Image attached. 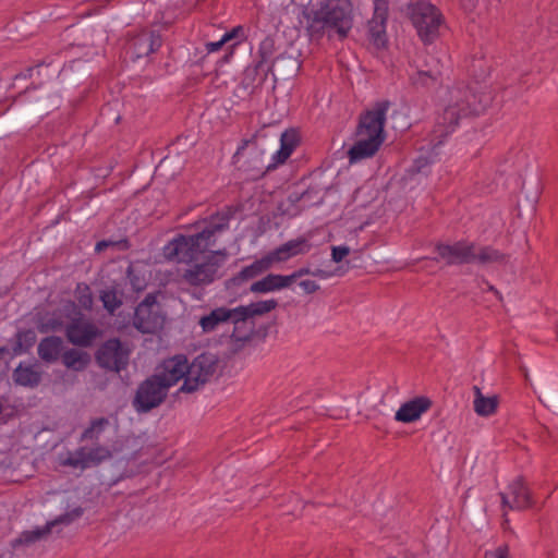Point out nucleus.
<instances>
[{
  "label": "nucleus",
  "mask_w": 558,
  "mask_h": 558,
  "mask_svg": "<svg viewBox=\"0 0 558 558\" xmlns=\"http://www.w3.org/2000/svg\"><path fill=\"white\" fill-rule=\"evenodd\" d=\"M499 495H500L501 505L504 508H509L511 510H515L514 508L511 507L512 500L509 499L507 494L500 493Z\"/></svg>",
  "instance_id": "864d4df0"
},
{
  "label": "nucleus",
  "mask_w": 558,
  "mask_h": 558,
  "mask_svg": "<svg viewBox=\"0 0 558 558\" xmlns=\"http://www.w3.org/2000/svg\"><path fill=\"white\" fill-rule=\"evenodd\" d=\"M61 360L66 368L82 372L89 365L90 355L85 351L68 349L62 353Z\"/></svg>",
  "instance_id": "c756f323"
},
{
  "label": "nucleus",
  "mask_w": 558,
  "mask_h": 558,
  "mask_svg": "<svg viewBox=\"0 0 558 558\" xmlns=\"http://www.w3.org/2000/svg\"><path fill=\"white\" fill-rule=\"evenodd\" d=\"M219 359L216 354L205 352L189 363L190 377H186L178 392L193 393L204 386L216 373Z\"/></svg>",
  "instance_id": "39448f33"
},
{
  "label": "nucleus",
  "mask_w": 558,
  "mask_h": 558,
  "mask_svg": "<svg viewBox=\"0 0 558 558\" xmlns=\"http://www.w3.org/2000/svg\"><path fill=\"white\" fill-rule=\"evenodd\" d=\"M331 275H332L331 272L323 270V269H319V268L313 270V276L314 277L328 278Z\"/></svg>",
  "instance_id": "5fc2aeb1"
},
{
  "label": "nucleus",
  "mask_w": 558,
  "mask_h": 558,
  "mask_svg": "<svg viewBox=\"0 0 558 558\" xmlns=\"http://www.w3.org/2000/svg\"><path fill=\"white\" fill-rule=\"evenodd\" d=\"M383 142L377 141L376 137L369 138L356 136L355 143L348 151L350 163H355L363 159L373 157Z\"/></svg>",
  "instance_id": "aec40b11"
},
{
  "label": "nucleus",
  "mask_w": 558,
  "mask_h": 558,
  "mask_svg": "<svg viewBox=\"0 0 558 558\" xmlns=\"http://www.w3.org/2000/svg\"><path fill=\"white\" fill-rule=\"evenodd\" d=\"M475 244L458 241L453 244L438 243L435 247L438 256L433 260H445L446 265H463L474 263Z\"/></svg>",
  "instance_id": "9b49d317"
},
{
  "label": "nucleus",
  "mask_w": 558,
  "mask_h": 558,
  "mask_svg": "<svg viewBox=\"0 0 558 558\" xmlns=\"http://www.w3.org/2000/svg\"><path fill=\"white\" fill-rule=\"evenodd\" d=\"M126 276L130 281L132 289L135 292L143 291L146 288L145 278L136 274L134 267L130 265L126 269Z\"/></svg>",
  "instance_id": "ea45409f"
},
{
  "label": "nucleus",
  "mask_w": 558,
  "mask_h": 558,
  "mask_svg": "<svg viewBox=\"0 0 558 558\" xmlns=\"http://www.w3.org/2000/svg\"><path fill=\"white\" fill-rule=\"evenodd\" d=\"M130 354L131 350L119 338H111L97 349L95 361L102 369L120 373L128 367Z\"/></svg>",
  "instance_id": "423d86ee"
},
{
  "label": "nucleus",
  "mask_w": 558,
  "mask_h": 558,
  "mask_svg": "<svg viewBox=\"0 0 558 558\" xmlns=\"http://www.w3.org/2000/svg\"><path fill=\"white\" fill-rule=\"evenodd\" d=\"M389 100H381L374 105V107L360 116L359 124L356 126L355 136H364L383 142L385 141V122L386 114L390 108Z\"/></svg>",
  "instance_id": "6e6552de"
},
{
  "label": "nucleus",
  "mask_w": 558,
  "mask_h": 558,
  "mask_svg": "<svg viewBox=\"0 0 558 558\" xmlns=\"http://www.w3.org/2000/svg\"><path fill=\"white\" fill-rule=\"evenodd\" d=\"M488 290L493 291L501 300V295H500L499 291L496 290L493 286L488 284Z\"/></svg>",
  "instance_id": "13d9d810"
},
{
  "label": "nucleus",
  "mask_w": 558,
  "mask_h": 558,
  "mask_svg": "<svg viewBox=\"0 0 558 558\" xmlns=\"http://www.w3.org/2000/svg\"><path fill=\"white\" fill-rule=\"evenodd\" d=\"M161 46V37L155 32H142L130 39L126 47V57L136 61L158 50Z\"/></svg>",
  "instance_id": "4468645a"
},
{
  "label": "nucleus",
  "mask_w": 558,
  "mask_h": 558,
  "mask_svg": "<svg viewBox=\"0 0 558 558\" xmlns=\"http://www.w3.org/2000/svg\"><path fill=\"white\" fill-rule=\"evenodd\" d=\"M233 214L231 207H226L202 222H197L198 231L196 233L179 234L165 246L163 253L168 259L178 263H193L182 275L186 283L199 287L209 284L219 278L218 271L228 257L226 248L210 251L202 263H198V259L216 244L217 238L229 228Z\"/></svg>",
  "instance_id": "f257e3e1"
},
{
  "label": "nucleus",
  "mask_w": 558,
  "mask_h": 558,
  "mask_svg": "<svg viewBox=\"0 0 558 558\" xmlns=\"http://www.w3.org/2000/svg\"><path fill=\"white\" fill-rule=\"evenodd\" d=\"M156 376L162 379L168 388L175 385L180 379L190 377L189 360L184 354H177L166 359L159 367H157Z\"/></svg>",
  "instance_id": "f8f14e48"
},
{
  "label": "nucleus",
  "mask_w": 558,
  "mask_h": 558,
  "mask_svg": "<svg viewBox=\"0 0 558 558\" xmlns=\"http://www.w3.org/2000/svg\"><path fill=\"white\" fill-rule=\"evenodd\" d=\"M111 456V451L105 446L81 447L66 458L64 465L84 470L100 464L102 461L110 459Z\"/></svg>",
  "instance_id": "ddd939ff"
},
{
  "label": "nucleus",
  "mask_w": 558,
  "mask_h": 558,
  "mask_svg": "<svg viewBox=\"0 0 558 558\" xmlns=\"http://www.w3.org/2000/svg\"><path fill=\"white\" fill-rule=\"evenodd\" d=\"M509 492L512 496L511 507L515 510H523L532 506L530 493L522 477H518L509 485Z\"/></svg>",
  "instance_id": "c85d7f7f"
},
{
  "label": "nucleus",
  "mask_w": 558,
  "mask_h": 558,
  "mask_svg": "<svg viewBox=\"0 0 558 558\" xmlns=\"http://www.w3.org/2000/svg\"><path fill=\"white\" fill-rule=\"evenodd\" d=\"M409 15L420 38L425 44L434 43L444 23L440 11L429 2L417 1L409 7Z\"/></svg>",
  "instance_id": "20e7f679"
},
{
  "label": "nucleus",
  "mask_w": 558,
  "mask_h": 558,
  "mask_svg": "<svg viewBox=\"0 0 558 558\" xmlns=\"http://www.w3.org/2000/svg\"><path fill=\"white\" fill-rule=\"evenodd\" d=\"M298 144V133L294 130L284 131L280 136V149L274 155L275 163L280 165L286 162Z\"/></svg>",
  "instance_id": "cd10ccee"
},
{
  "label": "nucleus",
  "mask_w": 558,
  "mask_h": 558,
  "mask_svg": "<svg viewBox=\"0 0 558 558\" xmlns=\"http://www.w3.org/2000/svg\"><path fill=\"white\" fill-rule=\"evenodd\" d=\"M350 254V247L347 245L332 246L331 247V259L335 263H340Z\"/></svg>",
  "instance_id": "37998d69"
},
{
  "label": "nucleus",
  "mask_w": 558,
  "mask_h": 558,
  "mask_svg": "<svg viewBox=\"0 0 558 558\" xmlns=\"http://www.w3.org/2000/svg\"><path fill=\"white\" fill-rule=\"evenodd\" d=\"M231 54H232V52L225 54L223 60L227 61Z\"/></svg>",
  "instance_id": "bf43d9fd"
},
{
  "label": "nucleus",
  "mask_w": 558,
  "mask_h": 558,
  "mask_svg": "<svg viewBox=\"0 0 558 558\" xmlns=\"http://www.w3.org/2000/svg\"><path fill=\"white\" fill-rule=\"evenodd\" d=\"M326 190V187L319 184H311L305 191L301 193H290L288 196V202L292 206H296L299 203H301V205L294 211V214H296L304 208L320 205L324 202Z\"/></svg>",
  "instance_id": "f3484780"
},
{
  "label": "nucleus",
  "mask_w": 558,
  "mask_h": 558,
  "mask_svg": "<svg viewBox=\"0 0 558 558\" xmlns=\"http://www.w3.org/2000/svg\"><path fill=\"white\" fill-rule=\"evenodd\" d=\"M388 17V0H374V14L368 22V33L376 46L386 43V22Z\"/></svg>",
  "instance_id": "2eb2a0df"
},
{
  "label": "nucleus",
  "mask_w": 558,
  "mask_h": 558,
  "mask_svg": "<svg viewBox=\"0 0 558 558\" xmlns=\"http://www.w3.org/2000/svg\"><path fill=\"white\" fill-rule=\"evenodd\" d=\"M101 330L89 319L80 314L65 327V337L70 343L81 348H89L101 337Z\"/></svg>",
  "instance_id": "9d476101"
},
{
  "label": "nucleus",
  "mask_w": 558,
  "mask_h": 558,
  "mask_svg": "<svg viewBox=\"0 0 558 558\" xmlns=\"http://www.w3.org/2000/svg\"><path fill=\"white\" fill-rule=\"evenodd\" d=\"M63 327V322L60 318L50 317L46 322L38 325V330L43 333L49 331H57Z\"/></svg>",
  "instance_id": "79ce46f5"
},
{
  "label": "nucleus",
  "mask_w": 558,
  "mask_h": 558,
  "mask_svg": "<svg viewBox=\"0 0 558 558\" xmlns=\"http://www.w3.org/2000/svg\"><path fill=\"white\" fill-rule=\"evenodd\" d=\"M432 400L420 396L404 402L395 414V420L401 423H412L422 416L423 413L432 408Z\"/></svg>",
  "instance_id": "dca6fc26"
},
{
  "label": "nucleus",
  "mask_w": 558,
  "mask_h": 558,
  "mask_svg": "<svg viewBox=\"0 0 558 558\" xmlns=\"http://www.w3.org/2000/svg\"><path fill=\"white\" fill-rule=\"evenodd\" d=\"M63 340L58 336L43 338L38 344V356L46 363L57 362L63 353Z\"/></svg>",
  "instance_id": "412c9836"
},
{
  "label": "nucleus",
  "mask_w": 558,
  "mask_h": 558,
  "mask_svg": "<svg viewBox=\"0 0 558 558\" xmlns=\"http://www.w3.org/2000/svg\"><path fill=\"white\" fill-rule=\"evenodd\" d=\"M83 512H84L83 508L76 507L73 510H71L70 512H66L65 514H63L59 519H57L56 520L57 524L58 523L69 524L72 521H74L75 519H78L83 514Z\"/></svg>",
  "instance_id": "c03bdc74"
},
{
  "label": "nucleus",
  "mask_w": 558,
  "mask_h": 558,
  "mask_svg": "<svg viewBox=\"0 0 558 558\" xmlns=\"http://www.w3.org/2000/svg\"><path fill=\"white\" fill-rule=\"evenodd\" d=\"M131 244L128 238H120V239H105L99 242H97L95 246V251L97 253L104 252L107 248H112L118 252H124L130 248Z\"/></svg>",
  "instance_id": "e433bc0d"
},
{
  "label": "nucleus",
  "mask_w": 558,
  "mask_h": 558,
  "mask_svg": "<svg viewBox=\"0 0 558 558\" xmlns=\"http://www.w3.org/2000/svg\"><path fill=\"white\" fill-rule=\"evenodd\" d=\"M4 354H10V355H11V349H10V347H9V345L0 347V359H1Z\"/></svg>",
  "instance_id": "4d7b16f0"
},
{
  "label": "nucleus",
  "mask_w": 558,
  "mask_h": 558,
  "mask_svg": "<svg viewBox=\"0 0 558 558\" xmlns=\"http://www.w3.org/2000/svg\"><path fill=\"white\" fill-rule=\"evenodd\" d=\"M509 256L499 252L498 250L492 246H483L477 250L474 248V263H478L481 265H489V264H506L508 262Z\"/></svg>",
  "instance_id": "7c9ffc66"
},
{
  "label": "nucleus",
  "mask_w": 558,
  "mask_h": 558,
  "mask_svg": "<svg viewBox=\"0 0 558 558\" xmlns=\"http://www.w3.org/2000/svg\"><path fill=\"white\" fill-rule=\"evenodd\" d=\"M299 286L304 290L305 293L312 294L319 290V284L314 280H302Z\"/></svg>",
  "instance_id": "a18cd8bd"
},
{
  "label": "nucleus",
  "mask_w": 558,
  "mask_h": 558,
  "mask_svg": "<svg viewBox=\"0 0 558 558\" xmlns=\"http://www.w3.org/2000/svg\"><path fill=\"white\" fill-rule=\"evenodd\" d=\"M17 338V342L21 343V347L24 353H27L36 343L37 335L34 329H19L15 332Z\"/></svg>",
  "instance_id": "58836bf2"
},
{
  "label": "nucleus",
  "mask_w": 558,
  "mask_h": 558,
  "mask_svg": "<svg viewBox=\"0 0 558 558\" xmlns=\"http://www.w3.org/2000/svg\"><path fill=\"white\" fill-rule=\"evenodd\" d=\"M274 53H275V41L270 37H266L258 47V59L257 62H260L262 64H271V68L275 64L274 61Z\"/></svg>",
  "instance_id": "c9c22d12"
},
{
  "label": "nucleus",
  "mask_w": 558,
  "mask_h": 558,
  "mask_svg": "<svg viewBox=\"0 0 558 558\" xmlns=\"http://www.w3.org/2000/svg\"><path fill=\"white\" fill-rule=\"evenodd\" d=\"M492 102L489 93H475L466 86H457L450 90V99L445 108L439 123L444 125L445 133L454 130L459 120L471 116H478L486 110Z\"/></svg>",
  "instance_id": "f03ea898"
},
{
  "label": "nucleus",
  "mask_w": 558,
  "mask_h": 558,
  "mask_svg": "<svg viewBox=\"0 0 558 558\" xmlns=\"http://www.w3.org/2000/svg\"><path fill=\"white\" fill-rule=\"evenodd\" d=\"M278 306V302L275 299L253 302L248 305H240L235 307L238 322L248 320L255 316H263Z\"/></svg>",
  "instance_id": "b1692460"
},
{
  "label": "nucleus",
  "mask_w": 558,
  "mask_h": 558,
  "mask_svg": "<svg viewBox=\"0 0 558 558\" xmlns=\"http://www.w3.org/2000/svg\"><path fill=\"white\" fill-rule=\"evenodd\" d=\"M239 35H243V28L241 26L234 27L231 32L226 33L222 37L226 40V43L238 38Z\"/></svg>",
  "instance_id": "8fccbe9b"
},
{
  "label": "nucleus",
  "mask_w": 558,
  "mask_h": 558,
  "mask_svg": "<svg viewBox=\"0 0 558 558\" xmlns=\"http://www.w3.org/2000/svg\"><path fill=\"white\" fill-rule=\"evenodd\" d=\"M498 402L497 396L478 398L473 402L474 411L480 416H489L496 412Z\"/></svg>",
  "instance_id": "f704fd0d"
},
{
  "label": "nucleus",
  "mask_w": 558,
  "mask_h": 558,
  "mask_svg": "<svg viewBox=\"0 0 558 558\" xmlns=\"http://www.w3.org/2000/svg\"><path fill=\"white\" fill-rule=\"evenodd\" d=\"M226 44L223 37L218 41H210L206 44V49L208 52H215L221 49V47Z\"/></svg>",
  "instance_id": "603ef678"
},
{
  "label": "nucleus",
  "mask_w": 558,
  "mask_h": 558,
  "mask_svg": "<svg viewBox=\"0 0 558 558\" xmlns=\"http://www.w3.org/2000/svg\"><path fill=\"white\" fill-rule=\"evenodd\" d=\"M311 247L312 245L308 240L306 238L300 236L281 244L271 251L268 256L271 263L286 262L291 257L306 254Z\"/></svg>",
  "instance_id": "a211bd4d"
},
{
  "label": "nucleus",
  "mask_w": 558,
  "mask_h": 558,
  "mask_svg": "<svg viewBox=\"0 0 558 558\" xmlns=\"http://www.w3.org/2000/svg\"><path fill=\"white\" fill-rule=\"evenodd\" d=\"M473 391H474V400H477L478 398H483L485 397L483 393H482V390L480 387L477 386H474L473 387Z\"/></svg>",
  "instance_id": "6e6d98bb"
},
{
  "label": "nucleus",
  "mask_w": 558,
  "mask_h": 558,
  "mask_svg": "<svg viewBox=\"0 0 558 558\" xmlns=\"http://www.w3.org/2000/svg\"><path fill=\"white\" fill-rule=\"evenodd\" d=\"M292 284L290 276L269 274L262 280L251 284L250 291L253 293H267L271 291L289 288Z\"/></svg>",
  "instance_id": "4be33fe9"
},
{
  "label": "nucleus",
  "mask_w": 558,
  "mask_h": 558,
  "mask_svg": "<svg viewBox=\"0 0 558 558\" xmlns=\"http://www.w3.org/2000/svg\"><path fill=\"white\" fill-rule=\"evenodd\" d=\"M8 345L11 349V356H19V355L25 354L23 349H22V347H21V343L17 342V338H16L15 335H14L13 338H11L8 341Z\"/></svg>",
  "instance_id": "49530a36"
},
{
  "label": "nucleus",
  "mask_w": 558,
  "mask_h": 558,
  "mask_svg": "<svg viewBox=\"0 0 558 558\" xmlns=\"http://www.w3.org/2000/svg\"><path fill=\"white\" fill-rule=\"evenodd\" d=\"M269 72H272L271 64H262L256 61L244 70L242 85L245 88L262 85Z\"/></svg>",
  "instance_id": "bb28decb"
},
{
  "label": "nucleus",
  "mask_w": 558,
  "mask_h": 558,
  "mask_svg": "<svg viewBox=\"0 0 558 558\" xmlns=\"http://www.w3.org/2000/svg\"><path fill=\"white\" fill-rule=\"evenodd\" d=\"M306 16L308 28L314 33L333 28L343 38L352 28V5L349 0H327L318 9H311Z\"/></svg>",
  "instance_id": "7ed1b4c3"
},
{
  "label": "nucleus",
  "mask_w": 558,
  "mask_h": 558,
  "mask_svg": "<svg viewBox=\"0 0 558 558\" xmlns=\"http://www.w3.org/2000/svg\"><path fill=\"white\" fill-rule=\"evenodd\" d=\"M99 298L105 310L110 314H113L123 303V292L116 286L101 290Z\"/></svg>",
  "instance_id": "2f4dec72"
},
{
  "label": "nucleus",
  "mask_w": 558,
  "mask_h": 558,
  "mask_svg": "<svg viewBox=\"0 0 558 558\" xmlns=\"http://www.w3.org/2000/svg\"><path fill=\"white\" fill-rule=\"evenodd\" d=\"M54 525H57V521L48 522L46 525L35 527L31 531H23L19 537L11 542V545L14 549L20 546H29L40 539L46 538L51 533V530Z\"/></svg>",
  "instance_id": "a878e982"
},
{
  "label": "nucleus",
  "mask_w": 558,
  "mask_h": 558,
  "mask_svg": "<svg viewBox=\"0 0 558 558\" xmlns=\"http://www.w3.org/2000/svg\"><path fill=\"white\" fill-rule=\"evenodd\" d=\"M229 324L233 325L232 332L229 336L231 341L244 343L252 339L254 333L253 323L248 326V320H240L235 323L234 319H230Z\"/></svg>",
  "instance_id": "473e14b6"
},
{
  "label": "nucleus",
  "mask_w": 558,
  "mask_h": 558,
  "mask_svg": "<svg viewBox=\"0 0 558 558\" xmlns=\"http://www.w3.org/2000/svg\"><path fill=\"white\" fill-rule=\"evenodd\" d=\"M440 75L438 69L420 70L413 77V83L421 86H429L434 84Z\"/></svg>",
  "instance_id": "4c0bfd02"
},
{
  "label": "nucleus",
  "mask_w": 558,
  "mask_h": 558,
  "mask_svg": "<svg viewBox=\"0 0 558 558\" xmlns=\"http://www.w3.org/2000/svg\"><path fill=\"white\" fill-rule=\"evenodd\" d=\"M492 558H509V548L508 546H499L492 554Z\"/></svg>",
  "instance_id": "09e8293b"
},
{
  "label": "nucleus",
  "mask_w": 558,
  "mask_h": 558,
  "mask_svg": "<svg viewBox=\"0 0 558 558\" xmlns=\"http://www.w3.org/2000/svg\"><path fill=\"white\" fill-rule=\"evenodd\" d=\"M165 317L154 294H147L136 306L133 326L142 333H155L162 328Z\"/></svg>",
  "instance_id": "1a4fd4ad"
},
{
  "label": "nucleus",
  "mask_w": 558,
  "mask_h": 558,
  "mask_svg": "<svg viewBox=\"0 0 558 558\" xmlns=\"http://www.w3.org/2000/svg\"><path fill=\"white\" fill-rule=\"evenodd\" d=\"M110 422L107 417H97L92 420L89 426L82 433L81 441H98L100 435L105 432Z\"/></svg>",
  "instance_id": "72a5a7b5"
},
{
  "label": "nucleus",
  "mask_w": 558,
  "mask_h": 558,
  "mask_svg": "<svg viewBox=\"0 0 558 558\" xmlns=\"http://www.w3.org/2000/svg\"><path fill=\"white\" fill-rule=\"evenodd\" d=\"M272 265L268 255L255 260L251 265L244 267L236 276L228 280L229 286H240L242 282L253 279L270 268Z\"/></svg>",
  "instance_id": "5701e85b"
},
{
  "label": "nucleus",
  "mask_w": 558,
  "mask_h": 558,
  "mask_svg": "<svg viewBox=\"0 0 558 558\" xmlns=\"http://www.w3.org/2000/svg\"><path fill=\"white\" fill-rule=\"evenodd\" d=\"M307 275H311L313 276V269H311L310 267H301L299 268L298 270L293 271L290 276L291 280H292V283L295 282L298 279L304 277V276H307Z\"/></svg>",
  "instance_id": "de8ad7c7"
},
{
  "label": "nucleus",
  "mask_w": 558,
  "mask_h": 558,
  "mask_svg": "<svg viewBox=\"0 0 558 558\" xmlns=\"http://www.w3.org/2000/svg\"><path fill=\"white\" fill-rule=\"evenodd\" d=\"M168 387L155 374L142 381L133 399V408L138 413H147L159 407L166 399Z\"/></svg>",
  "instance_id": "0eeeda50"
},
{
  "label": "nucleus",
  "mask_w": 558,
  "mask_h": 558,
  "mask_svg": "<svg viewBox=\"0 0 558 558\" xmlns=\"http://www.w3.org/2000/svg\"><path fill=\"white\" fill-rule=\"evenodd\" d=\"M33 71H34V69H33V68L27 69V72H28V74H29V75H32V72H33Z\"/></svg>",
  "instance_id": "052dcab7"
},
{
  "label": "nucleus",
  "mask_w": 558,
  "mask_h": 558,
  "mask_svg": "<svg viewBox=\"0 0 558 558\" xmlns=\"http://www.w3.org/2000/svg\"><path fill=\"white\" fill-rule=\"evenodd\" d=\"M250 144H251V141H244L242 143V145L238 147V149L233 156L234 163L240 162V158L244 155V153Z\"/></svg>",
  "instance_id": "3c124183"
},
{
  "label": "nucleus",
  "mask_w": 558,
  "mask_h": 558,
  "mask_svg": "<svg viewBox=\"0 0 558 558\" xmlns=\"http://www.w3.org/2000/svg\"><path fill=\"white\" fill-rule=\"evenodd\" d=\"M12 378L19 386L35 388L41 381V372L37 365H23V363H20L13 371Z\"/></svg>",
  "instance_id": "393cba45"
},
{
  "label": "nucleus",
  "mask_w": 558,
  "mask_h": 558,
  "mask_svg": "<svg viewBox=\"0 0 558 558\" xmlns=\"http://www.w3.org/2000/svg\"><path fill=\"white\" fill-rule=\"evenodd\" d=\"M430 163L432 159L428 156L420 155L416 159H414L408 171L411 174L426 173Z\"/></svg>",
  "instance_id": "a19ab883"
},
{
  "label": "nucleus",
  "mask_w": 558,
  "mask_h": 558,
  "mask_svg": "<svg viewBox=\"0 0 558 558\" xmlns=\"http://www.w3.org/2000/svg\"><path fill=\"white\" fill-rule=\"evenodd\" d=\"M230 319H234L235 323L238 322L235 307L229 308L220 306L211 310L208 314L203 315L198 320V325L203 332L209 333L216 331L219 326L229 324Z\"/></svg>",
  "instance_id": "6ab92c4d"
}]
</instances>
